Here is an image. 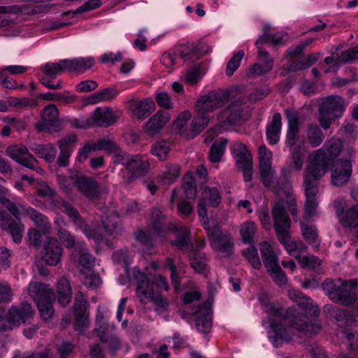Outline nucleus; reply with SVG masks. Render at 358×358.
Returning <instances> with one entry per match:
<instances>
[{
	"label": "nucleus",
	"mask_w": 358,
	"mask_h": 358,
	"mask_svg": "<svg viewBox=\"0 0 358 358\" xmlns=\"http://www.w3.org/2000/svg\"><path fill=\"white\" fill-rule=\"evenodd\" d=\"M55 300H45L38 302L37 304L38 309L40 312L41 317L43 320H47L53 315L55 310L53 308V302Z\"/></svg>",
	"instance_id": "bf43d9fd"
},
{
	"label": "nucleus",
	"mask_w": 358,
	"mask_h": 358,
	"mask_svg": "<svg viewBox=\"0 0 358 358\" xmlns=\"http://www.w3.org/2000/svg\"><path fill=\"white\" fill-rule=\"evenodd\" d=\"M269 313L281 320L280 322L271 320V330L268 331L269 339L277 348L281 345L284 341H289L292 337L289 329L282 325V321L289 324L290 327L301 332L316 334L321 329L320 324L312 323L306 315V313L300 307H290L284 313L282 308L271 305Z\"/></svg>",
	"instance_id": "f257e3e1"
},
{
	"label": "nucleus",
	"mask_w": 358,
	"mask_h": 358,
	"mask_svg": "<svg viewBox=\"0 0 358 358\" xmlns=\"http://www.w3.org/2000/svg\"><path fill=\"white\" fill-rule=\"evenodd\" d=\"M194 177L192 173H186L183 178L182 188L188 199H194L196 196V186Z\"/></svg>",
	"instance_id": "09e8293b"
},
{
	"label": "nucleus",
	"mask_w": 358,
	"mask_h": 358,
	"mask_svg": "<svg viewBox=\"0 0 358 358\" xmlns=\"http://www.w3.org/2000/svg\"><path fill=\"white\" fill-rule=\"evenodd\" d=\"M134 277L137 282L136 294L142 303H147L150 297L152 285L148 280L147 275L140 271H134Z\"/></svg>",
	"instance_id": "bb28decb"
},
{
	"label": "nucleus",
	"mask_w": 358,
	"mask_h": 358,
	"mask_svg": "<svg viewBox=\"0 0 358 358\" xmlns=\"http://www.w3.org/2000/svg\"><path fill=\"white\" fill-rule=\"evenodd\" d=\"M287 210L290 212L294 220L296 221L298 210L296 199L292 196H287L285 200L278 201L272 208L273 228L277 238L284 239L286 234L289 233L292 222Z\"/></svg>",
	"instance_id": "39448f33"
},
{
	"label": "nucleus",
	"mask_w": 358,
	"mask_h": 358,
	"mask_svg": "<svg viewBox=\"0 0 358 358\" xmlns=\"http://www.w3.org/2000/svg\"><path fill=\"white\" fill-rule=\"evenodd\" d=\"M59 115V110L55 104H49L45 106L41 113V118L43 123L37 124L36 127L39 131H44L46 125H51Z\"/></svg>",
	"instance_id": "ea45409f"
},
{
	"label": "nucleus",
	"mask_w": 358,
	"mask_h": 358,
	"mask_svg": "<svg viewBox=\"0 0 358 358\" xmlns=\"http://www.w3.org/2000/svg\"><path fill=\"white\" fill-rule=\"evenodd\" d=\"M235 146L236 148H234V150L236 149L239 150L237 154V166L238 169L242 170L245 181H250L252 178V155L243 144L238 143L235 145Z\"/></svg>",
	"instance_id": "aec40b11"
},
{
	"label": "nucleus",
	"mask_w": 358,
	"mask_h": 358,
	"mask_svg": "<svg viewBox=\"0 0 358 358\" xmlns=\"http://www.w3.org/2000/svg\"><path fill=\"white\" fill-rule=\"evenodd\" d=\"M169 112L158 110L145 124V131L149 136L157 134L170 120Z\"/></svg>",
	"instance_id": "393cba45"
},
{
	"label": "nucleus",
	"mask_w": 358,
	"mask_h": 358,
	"mask_svg": "<svg viewBox=\"0 0 358 358\" xmlns=\"http://www.w3.org/2000/svg\"><path fill=\"white\" fill-rule=\"evenodd\" d=\"M209 52V47L205 43H199L196 45L185 44L178 47L176 55L180 56L185 62H194Z\"/></svg>",
	"instance_id": "f3484780"
},
{
	"label": "nucleus",
	"mask_w": 358,
	"mask_h": 358,
	"mask_svg": "<svg viewBox=\"0 0 358 358\" xmlns=\"http://www.w3.org/2000/svg\"><path fill=\"white\" fill-rule=\"evenodd\" d=\"M296 259L302 267L308 268L312 270H317L320 266L321 261L317 257L312 256H296Z\"/></svg>",
	"instance_id": "e2e57ef3"
},
{
	"label": "nucleus",
	"mask_w": 358,
	"mask_h": 358,
	"mask_svg": "<svg viewBox=\"0 0 358 358\" xmlns=\"http://www.w3.org/2000/svg\"><path fill=\"white\" fill-rule=\"evenodd\" d=\"M130 107L134 117L144 120L154 111L155 104L151 99H144L141 101H133Z\"/></svg>",
	"instance_id": "c756f323"
},
{
	"label": "nucleus",
	"mask_w": 358,
	"mask_h": 358,
	"mask_svg": "<svg viewBox=\"0 0 358 358\" xmlns=\"http://www.w3.org/2000/svg\"><path fill=\"white\" fill-rule=\"evenodd\" d=\"M170 151V143L164 141H157L152 144L150 152L159 160L164 161Z\"/></svg>",
	"instance_id": "8fccbe9b"
},
{
	"label": "nucleus",
	"mask_w": 358,
	"mask_h": 358,
	"mask_svg": "<svg viewBox=\"0 0 358 358\" xmlns=\"http://www.w3.org/2000/svg\"><path fill=\"white\" fill-rule=\"evenodd\" d=\"M31 150L36 155L48 163L53 162L57 153L56 148L50 143L36 144L31 147Z\"/></svg>",
	"instance_id": "c9c22d12"
},
{
	"label": "nucleus",
	"mask_w": 358,
	"mask_h": 358,
	"mask_svg": "<svg viewBox=\"0 0 358 358\" xmlns=\"http://www.w3.org/2000/svg\"><path fill=\"white\" fill-rule=\"evenodd\" d=\"M77 141V136L74 134H69L58 141L60 153L56 163L59 167H65L69 164V159Z\"/></svg>",
	"instance_id": "412c9836"
},
{
	"label": "nucleus",
	"mask_w": 358,
	"mask_h": 358,
	"mask_svg": "<svg viewBox=\"0 0 358 358\" xmlns=\"http://www.w3.org/2000/svg\"><path fill=\"white\" fill-rule=\"evenodd\" d=\"M256 231L255 223L247 222L241 225V234L244 243H250L252 242L253 236Z\"/></svg>",
	"instance_id": "69168bd1"
},
{
	"label": "nucleus",
	"mask_w": 358,
	"mask_h": 358,
	"mask_svg": "<svg viewBox=\"0 0 358 358\" xmlns=\"http://www.w3.org/2000/svg\"><path fill=\"white\" fill-rule=\"evenodd\" d=\"M73 185L81 195L91 201L99 200L108 192L105 186L91 177L78 176L74 179Z\"/></svg>",
	"instance_id": "9b49d317"
},
{
	"label": "nucleus",
	"mask_w": 358,
	"mask_h": 358,
	"mask_svg": "<svg viewBox=\"0 0 358 358\" xmlns=\"http://www.w3.org/2000/svg\"><path fill=\"white\" fill-rule=\"evenodd\" d=\"M344 111V100L337 95H331L322 99L319 109L318 121L324 129L330 127L331 123L339 118Z\"/></svg>",
	"instance_id": "6e6552de"
},
{
	"label": "nucleus",
	"mask_w": 358,
	"mask_h": 358,
	"mask_svg": "<svg viewBox=\"0 0 358 358\" xmlns=\"http://www.w3.org/2000/svg\"><path fill=\"white\" fill-rule=\"evenodd\" d=\"M220 190L216 187H206L201 193L197 206V213L203 220V225L209 224L207 207L217 208L221 203Z\"/></svg>",
	"instance_id": "ddd939ff"
},
{
	"label": "nucleus",
	"mask_w": 358,
	"mask_h": 358,
	"mask_svg": "<svg viewBox=\"0 0 358 358\" xmlns=\"http://www.w3.org/2000/svg\"><path fill=\"white\" fill-rule=\"evenodd\" d=\"M63 62V59H61L58 62H48L41 66V71L46 76L55 78L66 71Z\"/></svg>",
	"instance_id": "de8ad7c7"
},
{
	"label": "nucleus",
	"mask_w": 358,
	"mask_h": 358,
	"mask_svg": "<svg viewBox=\"0 0 358 358\" xmlns=\"http://www.w3.org/2000/svg\"><path fill=\"white\" fill-rule=\"evenodd\" d=\"M259 170L264 185L268 187L273 179L274 171L271 168V162L259 163Z\"/></svg>",
	"instance_id": "603ef678"
},
{
	"label": "nucleus",
	"mask_w": 358,
	"mask_h": 358,
	"mask_svg": "<svg viewBox=\"0 0 358 358\" xmlns=\"http://www.w3.org/2000/svg\"><path fill=\"white\" fill-rule=\"evenodd\" d=\"M170 231L174 236V240L170 241L171 245L176 247L179 250L183 252H191L194 251V247L190 240L189 231L187 227L173 225Z\"/></svg>",
	"instance_id": "a211bd4d"
},
{
	"label": "nucleus",
	"mask_w": 358,
	"mask_h": 358,
	"mask_svg": "<svg viewBox=\"0 0 358 358\" xmlns=\"http://www.w3.org/2000/svg\"><path fill=\"white\" fill-rule=\"evenodd\" d=\"M57 205L59 209L66 214L69 219L74 222L89 238H95V231L85 223L79 212L68 201L59 199Z\"/></svg>",
	"instance_id": "dca6fc26"
},
{
	"label": "nucleus",
	"mask_w": 358,
	"mask_h": 358,
	"mask_svg": "<svg viewBox=\"0 0 358 358\" xmlns=\"http://www.w3.org/2000/svg\"><path fill=\"white\" fill-rule=\"evenodd\" d=\"M87 303L85 299L83 292H78L74 300V316L76 329L80 330L89 324L88 314L87 313Z\"/></svg>",
	"instance_id": "4be33fe9"
},
{
	"label": "nucleus",
	"mask_w": 358,
	"mask_h": 358,
	"mask_svg": "<svg viewBox=\"0 0 358 358\" xmlns=\"http://www.w3.org/2000/svg\"><path fill=\"white\" fill-rule=\"evenodd\" d=\"M70 258L74 263L85 268H90L93 266L94 258L88 253V250L84 242H79L76 248L71 250Z\"/></svg>",
	"instance_id": "cd10ccee"
},
{
	"label": "nucleus",
	"mask_w": 358,
	"mask_h": 358,
	"mask_svg": "<svg viewBox=\"0 0 358 358\" xmlns=\"http://www.w3.org/2000/svg\"><path fill=\"white\" fill-rule=\"evenodd\" d=\"M66 71L76 73H83L94 65L92 57H76L63 59Z\"/></svg>",
	"instance_id": "473e14b6"
},
{
	"label": "nucleus",
	"mask_w": 358,
	"mask_h": 358,
	"mask_svg": "<svg viewBox=\"0 0 358 358\" xmlns=\"http://www.w3.org/2000/svg\"><path fill=\"white\" fill-rule=\"evenodd\" d=\"M340 222L345 227L355 230V235L358 238V205L347 210L340 217Z\"/></svg>",
	"instance_id": "4c0bfd02"
},
{
	"label": "nucleus",
	"mask_w": 358,
	"mask_h": 358,
	"mask_svg": "<svg viewBox=\"0 0 358 358\" xmlns=\"http://www.w3.org/2000/svg\"><path fill=\"white\" fill-rule=\"evenodd\" d=\"M9 312L10 319L13 322L17 323V327L20 326L21 323H25L29 320L34 315V311L31 306L26 302L22 303L18 306H13L9 309Z\"/></svg>",
	"instance_id": "7c9ffc66"
},
{
	"label": "nucleus",
	"mask_w": 358,
	"mask_h": 358,
	"mask_svg": "<svg viewBox=\"0 0 358 358\" xmlns=\"http://www.w3.org/2000/svg\"><path fill=\"white\" fill-rule=\"evenodd\" d=\"M299 127H288L286 145L289 149L301 147V144L303 143L299 141Z\"/></svg>",
	"instance_id": "4d7b16f0"
},
{
	"label": "nucleus",
	"mask_w": 358,
	"mask_h": 358,
	"mask_svg": "<svg viewBox=\"0 0 358 358\" xmlns=\"http://www.w3.org/2000/svg\"><path fill=\"white\" fill-rule=\"evenodd\" d=\"M243 103L237 99L232 102L227 108L217 114V123L215 127L208 130L206 134L205 142H210L219 134L220 129L236 125L239 123L243 113Z\"/></svg>",
	"instance_id": "423d86ee"
},
{
	"label": "nucleus",
	"mask_w": 358,
	"mask_h": 358,
	"mask_svg": "<svg viewBox=\"0 0 358 358\" xmlns=\"http://www.w3.org/2000/svg\"><path fill=\"white\" fill-rule=\"evenodd\" d=\"M336 320L345 325L351 326L355 322V316L348 310L340 309L336 314Z\"/></svg>",
	"instance_id": "338daca9"
},
{
	"label": "nucleus",
	"mask_w": 358,
	"mask_h": 358,
	"mask_svg": "<svg viewBox=\"0 0 358 358\" xmlns=\"http://www.w3.org/2000/svg\"><path fill=\"white\" fill-rule=\"evenodd\" d=\"M230 90L212 91L201 96L196 102V115L192 122V131L198 134L209 122L208 112L222 107L230 99Z\"/></svg>",
	"instance_id": "7ed1b4c3"
},
{
	"label": "nucleus",
	"mask_w": 358,
	"mask_h": 358,
	"mask_svg": "<svg viewBox=\"0 0 358 358\" xmlns=\"http://www.w3.org/2000/svg\"><path fill=\"white\" fill-rule=\"evenodd\" d=\"M125 169L131 173L128 180L131 182L134 178L141 177L147 173L149 163L140 155H131Z\"/></svg>",
	"instance_id": "5701e85b"
},
{
	"label": "nucleus",
	"mask_w": 358,
	"mask_h": 358,
	"mask_svg": "<svg viewBox=\"0 0 358 358\" xmlns=\"http://www.w3.org/2000/svg\"><path fill=\"white\" fill-rule=\"evenodd\" d=\"M279 242L282 243L289 254L294 256H301L298 255L301 252H304L307 250V246L301 241H292L290 233L286 234L284 239L278 238Z\"/></svg>",
	"instance_id": "58836bf2"
},
{
	"label": "nucleus",
	"mask_w": 358,
	"mask_h": 358,
	"mask_svg": "<svg viewBox=\"0 0 358 358\" xmlns=\"http://www.w3.org/2000/svg\"><path fill=\"white\" fill-rule=\"evenodd\" d=\"M57 235L66 248L73 250L76 248L80 241H76L75 237L62 225L57 223Z\"/></svg>",
	"instance_id": "37998d69"
},
{
	"label": "nucleus",
	"mask_w": 358,
	"mask_h": 358,
	"mask_svg": "<svg viewBox=\"0 0 358 358\" xmlns=\"http://www.w3.org/2000/svg\"><path fill=\"white\" fill-rule=\"evenodd\" d=\"M272 69L271 61L266 62L264 64L256 63L252 65L248 72V76H259L270 72Z\"/></svg>",
	"instance_id": "0e129e2a"
},
{
	"label": "nucleus",
	"mask_w": 358,
	"mask_h": 358,
	"mask_svg": "<svg viewBox=\"0 0 358 358\" xmlns=\"http://www.w3.org/2000/svg\"><path fill=\"white\" fill-rule=\"evenodd\" d=\"M29 296L36 303L45 300H55V292L49 286L39 282H31L28 287Z\"/></svg>",
	"instance_id": "b1692460"
},
{
	"label": "nucleus",
	"mask_w": 358,
	"mask_h": 358,
	"mask_svg": "<svg viewBox=\"0 0 358 358\" xmlns=\"http://www.w3.org/2000/svg\"><path fill=\"white\" fill-rule=\"evenodd\" d=\"M227 143V139H222L220 142H215L210 147L209 159L211 162H220L224 154V150Z\"/></svg>",
	"instance_id": "864d4df0"
},
{
	"label": "nucleus",
	"mask_w": 358,
	"mask_h": 358,
	"mask_svg": "<svg viewBox=\"0 0 358 358\" xmlns=\"http://www.w3.org/2000/svg\"><path fill=\"white\" fill-rule=\"evenodd\" d=\"M322 286L325 294L332 301L342 306L351 305L357 299L358 280L356 279L343 281L341 278H328Z\"/></svg>",
	"instance_id": "20e7f679"
},
{
	"label": "nucleus",
	"mask_w": 358,
	"mask_h": 358,
	"mask_svg": "<svg viewBox=\"0 0 358 358\" xmlns=\"http://www.w3.org/2000/svg\"><path fill=\"white\" fill-rule=\"evenodd\" d=\"M212 311L208 303L201 304L196 312V326L199 331L208 333L212 327Z\"/></svg>",
	"instance_id": "a878e982"
},
{
	"label": "nucleus",
	"mask_w": 358,
	"mask_h": 358,
	"mask_svg": "<svg viewBox=\"0 0 358 358\" xmlns=\"http://www.w3.org/2000/svg\"><path fill=\"white\" fill-rule=\"evenodd\" d=\"M13 215V218L6 210H0V227L8 231L13 237L15 243L22 241L24 226L21 223L20 210L19 207L10 199L2 203Z\"/></svg>",
	"instance_id": "0eeeda50"
},
{
	"label": "nucleus",
	"mask_w": 358,
	"mask_h": 358,
	"mask_svg": "<svg viewBox=\"0 0 358 358\" xmlns=\"http://www.w3.org/2000/svg\"><path fill=\"white\" fill-rule=\"evenodd\" d=\"M340 59L343 63L358 61V45L343 51L340 55Z\"/></svg>",
	"instance_id": "774afa93"
},
{
	"label": "nucleus",
	"mask_w": 358,
	"mask_h": 358,
	"mask_svg": "<svg viewBox=\"0 0 358 358\" xmlns=\"http://www.w3.org/2000/svg\"><path fill=\"white\" fill-rule=\"evenodd\" d=\"M352 173V165L350 159L338 160L331 171V183L334 186L342 187L350 180Z\"/></svg>",
	"instance_id": "2eb2a0df"
},
{
	"label": "nucleus",
	"mask_w": 358,
	"mask_h": 358,
	"mask_svg": "<svg viewBox=\"0 0 358 358\" xmlns=\"http://www.w3.org/2000/svg\"><path fill=\"white\" fill-rule=\"evenodd\" d=\"M27 214L35 224L42 228L44 233L48 232L51 226L46 216L41 214L33 208L27 209Z\"/></svg>",
	"instance_id": "49530a36"
},
{
	"label": "nucleus",
	"mask_w": 358,
	"mask_h": 358,
	"mask_svg": "<svg viewBox=\"0 0 358 358\" xmlns=\"http://www.w3.org/2000/svg\"><path fill=\"white\" fill-rule=\"evenodd\" d=\"M92 124L100 127H108L116 122L113 110L108 108H98L91 113Z\"/></svg>",
	"instance_id": "2f4dec72"
},
{
	"label": "nucleus",
	"mask_w": 358,
	"mask_h": 358,
	"mask_svg": "<svg viewBox=\"0 0 358 358\" xmlns=\"http://www.w3.org/2000/svg\"><path fill=\"white\" fill-rule=\"evenodd\" d=\"M115 164H121L126 168L131 155L124 151L119 145L110 155Z\"/></svg>",
	"instance_id": "052dcab7"
},
{
	"label": "nucleus",
	"mask_w": 358,
	"mask_h": 358,
	"mask_svg": "<svg viewBox=\"0 0 358 358\" xmlns=\"http://www.w3.org/2000/svg\"><path fill=\"white\" fill-rule=\"evenodd\" d=\"M242 255L254 268L259 269L262 267V263L255 247L251 246L243 250Z\"/></svg>",
	"instance_id": "6e6d98bb"
},
{
	"label": "nucleus",
	"mask_w": 358,
	"mask_h": 358,
	"mask_svg": "<svg viewBox=\"0 0 358 358\" xmlns=\"http://www.w3.org/2000/svg\"><path fill=\"white\" fill-rule=\"evenodd\" d=\"M343 148L342 141L332 138L327 140L322 147L313 152L309 158V164L304 171L322 178L330 165L341 154Z\"/></svg>",
	"instance_id": "f03ea898"
},
{
	"label": "nucleus",
	"mask_w": 358,
	"mask_h": 358,
	"mask_svg": "<svg viewBox=\"0 0 358 358\" xmlns=\"http://www.w3.org/2000/svg\"><path fill=\"white\" fill-rule=\"evenodd\" d=\"M57 292L59 304L63 307L66 306L71 300L72 290L69 280L65 277H62L58 280Z\"/></svg>",
	"instance_id": "72a5a7b5"
},
{
	"label": "nucleus",
	"mask_w": 358,
	"mask_h": 358,
	"mask_svg": "<svg viewBox=\"0 0 358 358\" xmlns=\"http://www.w3.org/2000/svg\"><path fill=\"white\" fill-rule=\"evenodd\" d=\"M259 247L263 264L273 280L280 285H285L287 277L278 264V257L273 247L266 241L260 243Z\"/></svg>",
	"instance_id": "1a4fd4ad"
},
{
	"label": "nucleus",
	"mask_w": 358,
	"mask_h": 358,
	"mask_svg": "<svg viewBox=\"0 0 358 358\" xmlns=\"http://www.w3.org/2000/svg\"><path fill=\"white\" fill-rule=\"evenodd\" d=\"M305 135L307 142L312 148L318 147L324 139V135L320 127L313 123L307 124Z\"/></svg>",
	"instance_id": "f704fd0d"
},
{
	"label": "nucleus",
	"mask_w": 358,
	"mask_h": 358,
	"mask_svg": "<svg viewBox=\"0 0 358 358\" xmlns=\"http://www.w3.org/2000/svg\"><path fill=\"white\" fill-rule=\"evenodd\" d=\"M149 301H152L155 305V310L159 313H163L168 310L169 302L162 294L154 293L153 289L150 293Z\"/></svg>",
	"instance_id": "13d9d810"
},
{
	"label": "nucleus",
	"mask_w": 358,
	"mask_h": 358,
	"mask_svg": "<svg viewBox=\"0 0 358 358\" xmlns=\"http://www.w3.org/2000/svg\"><path fill=\"white\" fill-rule=\"evenodd\" d=\"M244 51L239 50L234 54L233 57L228 62L226 68V74L228 76H231L237 70L240 66V63L243 57H244Z\"/></svg>",
	"instance_id": "680f3d73"
},
{
	"label": "nucleus",
	"mask_w": 358,
	"mask_h": 358,
	"mask_svg": "<svg viewBox=\"0 0 358 358\" xmlns=\"http://www.w3.org/2000/svg\"><path fill=\"white\" fill-rule=\"evenodd\" d=\"M281 129V115L276 113L273 115L272 121L266 128V138L271 145L276 144L279 141Z\"/></svg>",
	"instance_id": "e433bc0d"
},
{
	"label": "nucleus",
	"mask_w": 358,
	"mask_h": 358,
	"mask_svg": "<svg viewBox=\"0 0 358 358\" xmlns=\"http://www.w3.org/2000/svg\"><path fill=\"white\" fill-rule=\"evenodd\" d=\"M63 248L55 238L48 237L43 245V260L50 266H56L60 262Z\"/></svg>",
	"instance_id": "6ab92c4d"
},
{
	"label": "nucleus",
	"mask_w": 358,
	"mask_h": 358,
	"mask_svg": "<svg viewBox=\"0 0 358 358\" xmlns=\"http://www.w3.org/2000/svg\"><path fill=\"white\" fill-rule=\"evenodd\" d=\"M322 178L303 171V187L306 200L304 204L303 220H308L315 213L318 202L316 195L318 193V181Z\"/></svg>",
	"instance_id": "9d476101"
},
{
	"label": "nucleus",
	"mask_w": 358,
	"mask_h": 358,
	"mask_svg": "<svg viewBox=\"0 0 358 358\" xmlns=\"http://www.w3.org/2000/svg\"><path fill=\"white\" fill-rule=\"evenodd\" d=\"M118 94L119 91L115 87H107L92 94L89 97V103L94 104L99 102L111 101L115 99Z\"/></svg>",
	"instance_id": "79ce46f5"
},
{
	"label": "nucleus",
	"mask_w": 358,
	"mask_h": 358,
	"mask_svg": "<svg viewBox=\"0 0 358 358\" xmlns=\"http://www.w3.org/2000/svg\"><path fill=\"white\" fill-rule=\"evenodd\" d=\"M6 152L11 159L21 165L43 175L44 171L39 167L38 160L24 145H13L6 148Z\"/></svg>",
	"instance_id": "f8f14e48"
},
{
	"label": "nucleus",
	"mask_w": 358,
	"mask_h": 358,
	"mask_svg": "<svg viewBox=\"0 0 358 358\" xmlns=\"http://www.w3.org/2000/svg\"><path fill=\"white\" fill-rule=\"evenodd\" d=\"M180 168L177 164H168L166 171L160 178L164 184H171L180 176Z\"/></svg>",
	"instance_id": "5fc2aeb1"
},
{
	"label": "nucleus",
	"mask_w": 358,
	"mask_h": 358,
	"mask_svg": "<svg viewBox=\"0 0 358 358\" xmlns=\"http://www.w3.org/2000/svg\"><path fill=\"white\" fill-rule=\"evenodd\" d=\"M189 256L191 266L197 273H203L206 267L205 263L206 255L204 253L200 252L195 249L190 252Z\"/></svg>",
	"instance_id": "3c124183"
},
{
	"label": "nucleus",
	"mask_w": 358,
	"mask_h": 358,
	"mask_svg": "<svg viewBox=\"0 0 358 358\" xmlns=\"http://www.w3.org/2000/svg\"><path fill=\"white\" fill-rule=\"evenodd\" d=\"M301 230L303 239L308 244H320L317 229L315 225L305 224L301 222Z\"/></svg>",
	"instance_id": "c03bdc74"
},
{
	"label": "nucleus",
	"mask_w": 358,
	"mask_h": 358,
	"mask_svg": "<svg viewBox=\"0 0 358 358\" xmlns=\"http://www.w3.org/2000/svg\"><path fill=\"white\" fill-rule=\"evenodd\" d=\"M203 226L207 231L208 236L213 238L220 252L224 253L232 252L234 243L231 236L229 233L222 231L218 225H215L212 228L209 227V224Z\"/></svg>",
	"instance_id": "4468645a"
},
{
	"label": "nucleus",
	"mask_w": 358,
	"mask_h": 358,
	"mask_svg": "<svg viewBox=\"0 0 358 358\" xmlns=\"http://www.w3.org/2000/svg\"><path fill=\"white\" fill-rule=\"evenodd\" d=\"M103 228L108 236H117L122 229L120 218L117 215L110 214L102 220Z\"/></svg>",
	"instance_id": "a19ab883"
},
{
	"label": "nucleus",
	"mask_w": 358,
	"mask_h": 358,
	"mask_svg": "<svg viewBox=\"0 0 358 358\" xmlns=\"http://www.w3.org/2000/svg\"><path fill=\"white\" fill-rule=\"evenodd\" d=\"M64 93L66 94V95L58 92H48L40 94L38 95V97L48 101H62L65 104H70L76 101V96L69 94V92H65Z\"/></svg>",
	"instance_id": "a18cd8bd"
},
{
	"label": "nucleus",
	"mask_w": 358,
	"mask_h": 358,
	"mask_svg": "<svg viewBox=\"0 0 358 358\" xmlns=\"http://www.w3.org/2000/svg\"><path fill=\"white\" fill-rule=\"evenodd\" d=\"M173 224L166 222V216L158 208H153L151 213L150 229L156 234H161L166 231H170Z\"/></svg>",
	"instance_id": "c85d7f7f"
}]
</instances>
